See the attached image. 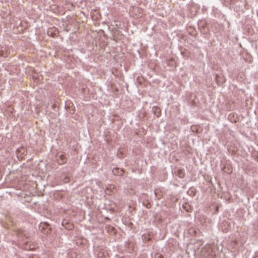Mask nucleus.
Segmentation results:
<instances>
[{"label": "nucleus", "mask_w": 258, "mask_h": 258, "mask_svg": "<svg viewBox=\"0 0 258 258\" xmlns=\"http://www.w3.org/2000/svg\"><path fill=\"white\" fill-rule=\"evenodd\" d=\"M116 190V187L113 184H109L106 187L105 192L107 195H111Z\"/></svg>", "instance_id": "nucleus-1"}, {"label": "nucleus", "mask_w": 258, "mask_h": 258, "mask_svg": "<svg viewBox=\"0 0 258 258\" xmlns=\"http://www.w3.org/2000/svg\"><path fill=\"white\" fill-rule=\"evenodd\" d=\"M62 225L65 227V228L68 229L69 230H71L74 227L73 225L72 224L68 223L66 221H62Z\"/></svg>", "instance_id": "nucleus-2"}, {"label": "nucleus", "mask_w": 258, "mask_h": 258, "mask_svg": "<svg viewBox=\"0 0 258 258\" xmlns=\"http://www.w3.org/2000/svg\"><path fill=\"white\" fill-rule=\"evenodd\" d=\"M112 172L114 175H121L123 174V170L119 169L118 168H115L113 169Z\"/></svg>", "instance_id": "nucleus-3"}, {"label": "nucleus", "mask_w": 258, "mask_h": 258, "mask_svg": "<svg viewBox=\"0 0 258 258\" xmlns=\"http://www.w3.org/2000/svg\"><path fill=\"white\" fill-rule=\"evenodd\" d=\"M175 174L176 175L179 176L180 178H182L184 176V172L182 169H178L176 172Z\"/></svg>", "instance_id": "nucleus-4"}, {"label": "nucleus", "mask_w": 258, "mask_h": 258, "mask_svg": "<svg viewBox=\"0 0 258 258\" xmlns=\"http://www.w3.org/2000/svg\"><path fill=\"white\" fill-rule=\"evenodd\" d=\"M59 158V159H58V163L60 164H62L66 162V158L64 155L61 154L58 155V156Z\"/></svg>", "instance_id": "nucleus-5"}, {"label": "nucleus", "mask_w": 258, "mask_h": 258, "mask_svg": "<svg viewBox=\"0 0 258 258\" xmlns=\"http://www.w3.org/2000/svg\"><path fill=\"white\" fill-rule=\"evenodd\" d=\"M183 208L187 212H190L191 211V206L187 203H185L182 205Z\"/></svg>", "instance_id": "nucleus-6"}, {"label": "nucleus", "mask_w": 258, "mask_h": 258, "mask_svg": "<svg viewBox=\"0 0 258 258\" xmlns=\"http://www.w3.org/2000/svg\"><path fill=\"white\" fill-rule=\"evenodd\" d=\"M54 31H55V30L53 31V29H49L47 31V34L48 35H50L52 37H54L56 34Z\"/></svg>", "instance_id": "nucleus-7"}, {"label": "nucleus", "mask_w": 258, "mask_h": 258, "mask_svg": "<svg viewBox=\"0 0 258 258\" xmlns=\"http://www.w3.org/2000/svg\"><path fill=\"white\" fill-rule=\"evenodd\" d=\"M48 226L49 225L47 223H41L39 226V228L40 230H43V229H44L45 226L48 227Z\"/></svg>", "instance_id": "nucleus-8"}, {"label": "nucleus", "mask_w": 258, "mask_h": 258, "mask_svg": "<svg viewBox=\"0 0 258 258\" xmlns=\"http://www.w3.org/2000/svg\"><path fill=\"white\" fill-rule=\"evenodd\" d=\"M134 10L135 11H141L139 8H135L134 9Z\"/></svg>", "instance_id": "nucleus-9"}, {"label": "nucleus", "mask_w": 258, "mask_h": 258, "mask_svg": "<svg viewBox=\"0 0 258 258\" xmlns=\"http://www.w3.org/2000/svg\"><path fill=\"white\" fill-rule=\"evenodd\" d=\"M146 207H147V208H149L150 207V204H149L148 205H147L146 206Z\"/></svg>", "instance_id": "nucleus-10"}, {"label": "nucleus", "mask_w": 258, "mask_h": 258, "mask_svg": "<svg viewBox=\"0 0 258 258\" xmlns=\"http://www.w3.org/2000/svg\"><path fill=\"white\" fill-rule=\"evenodd\" d=\"M159 257L160 258H163V256L161 255H159Z\"/></svg>", "instance_id": "nucleus-11"}]
</instances>
